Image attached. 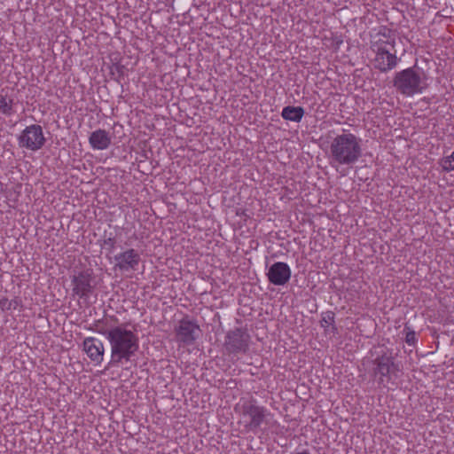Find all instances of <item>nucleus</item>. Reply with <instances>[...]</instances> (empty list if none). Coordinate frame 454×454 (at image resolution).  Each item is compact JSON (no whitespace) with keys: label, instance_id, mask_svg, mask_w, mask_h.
I'll return each instance as SVG.
<instances>
[{"label":"nucleus","instance_id":"obj_1","mask_svg":"<svg viewBox=\"0 0 454 454\" xmlns=\"http://www.w3.org/2000/svg\"><path fill=\"white\" fill-rule=\"evenodd\" d=\"M106 335L111 345V363L122 364L129 362L139 348V338L134 329H129L127 325H121L108 331L99 330Z\"/></svg>","mask_w":454,"mask_h":454},{"label":"nucleus","instance_id":"obj_2","mask_svg":"<svg viewBox=\"0 0 454 454\" xmlns=\"http://www.w3.org/2000/svg\"><path fill=\"white\" fill-rule=\"evenodd\" d=\"M362 155L361 139L352 133L337 135L330 144L332 166H353Z\"/></svg>","mask_w":454,"mask_h":454},{"label":"nucleus","instance_id":"obj_3","mask_svg":"<svg viewBox=\"0 0 454 454\" xmlns=\"http://www.w3.org/2000/svg\"><path fill=\"white\" fill-rule=\"evenodd\" d=\"M393 86L398 93L405 97L421 94L428 87L425 72L416 67L396 72L393 78Z\"/></svg>","mask_w":454,"mask_h":454},{"label":"nucleus","instance_id":"obj_4","mask_svg":"<svg viewBox=\"0 0 454 454\" xmlns=\"http://www.w3.org/2000/svg\"><path fill=\"white\" fill-rule=\"evenodd\" d=\"M372 376L380 387H386L387 385L396 377L399 366L395 362L391 353L384 352L372 360Z\"/></svg>","mask_w":454,"mask_h":454},{"label":"nucleus","instance_id":"obj_5","mask_svg":"<svg viewBox=\"0 0 454 454\" xmlns=\"http://www.w3.org/2000/svg\"><path fill=\"white\" fill-rule=\"evenodd\" d=\"M242 415L248 418L246 427L249 431L258 429L262 423H268V417L270 412L263 406H259L255 399H250L242 403L241 406Z\"/></svg>","mask_w":454,"mask_h":454},{"label":"nucleus","instance_id":"obj_6","mask_svg":"<svg viewBox=\"0 0 454 454\" xmlns=\"http://www.w3.org/2000/svg\"><path fill=\"white\" fill-rule=\"evenodd\" d=\"M43 129L38 124H32L25 128L18 137L19 145L22 148L35 152L45 144Z\"/></svg>","mask_w":454,"mask_h":454},{"label":"nucleus","instance_id":"obj_7","mask_svg":"<svg viewBox=\"0 0 454 454\" xmlns=\"http://www.w3.org/2000/svg\"><path fill=\"white\" fill-rule=\"evenodd\" d=\"M248 333L241 328H235L227 333L225 347L231 353H245L248 348Z\"/></svg>","mask_w":454,"mask_h":454},{"label":"nucleus","instance_id":"obj_8","mask_svg":"<svg viewBox=\"0 0 454 454\" xmlns=\"http://www.w3.org/2000/svg\"><path fill=\"white\" fill-rule=\"evenodd\" d=\"M399 59L395 51L390 52L385 46L379 45L374 58V67L381 73H387L394 69L398 64Z\"/></svg>","mask_w":454,"mask_h":454},{"label":"nucleus","instance_id":"obj_9","mask_svg":"<svg viewBox=\"0 0 454 454\" xmlns=\"http://www.w3.org/2000/svg\"><path fill=\"white\" fill-rule=\"evenodd\" d=\"M291 273L287 263L278 262L269 268L267 277L270 283L275 286H284L289 282Z\"/></svg>","mask_w":454,"mask_h":454},{"label":"nucleus","instance_id":"obj_10","mask_svg":"<svg viewBox=\"0 0 454 454\" xmlns=\"http://www.w3.org/2000/svg\"><path fill=\"white\" fill-rule=\"evenodd\" d=\"M83 351L95 365L104 360L105 348L102 340L95 337H87L82 343Z\"/></svg>","mask_w":454,"mask_h":454},{"label":"nucleus","instance_id":"obj_11","mask_svg":"<svg viewBox=\"0 0 454 454\" xmlns=\"http://www.w3.org/2000/svg\"><path fill=\"white\" fill-rule=\"evenodd\" d=\"M115 269L121 271L136 270L139 265L140 255L133 248L127 249L114 257Z\"/></svg>","mask_w":454,"mask_h":454},{"label":"nucleus","instance_id":"obj_12","mask_svg":"<svg viewBox=\"0 0 454 454\" xmlns=\"http://www.w3.org/2000/svg\"><path fill=\"white\" fill-rule=\"evenodd\" d=\"M92 276L89 271H81L72 278L73 292L80 298H87L93 291Z\"/></svg>","mask_w":454,"mask_h":454},{"label":"nucleus","instance_id":"obj_13","mask_svg":"<svg viewBox=\"0 0 454 454\" xmlns=\"http://www.w3.org/2000/svg\"><path fill=\"white\" fill-rule=\"evenodd\" d=\"M198 325L192 321L184 318L176 331V336L179 341L189 344L195 340V333Z\"/></svg>","mask_w":454,"mask_h":454},{"label":"nucleus","instance_id":"obj_14","mask_svg":"<svg viewBox=\"0 0 454 454\" xmlns=\"http://www.w3.org/2000/svg\"><path fill=\"white\" fill-rule=\"evenodd\" d=\"M89 143L93 150L103 151L109 147L111 144V136L105 130L98 129L89 137Z\"/></svg>","mask_w":454,"mask_h":454},{"label":"nucleus","instance_id":"obj_15","mask_svg":"<svg viewBox=\"0 0 454 454\" xmlns=\"http://www.w3.org/2000/svg\"><path fill=\"white\" fill-rule=\"evenodd\" d=\"M320 326L324 328L325 333H333L336 335L339 333L338 328L335 325V314L331 310H327L321 314V319L319 321Z\"/></svg>","mask_w":454,"mask_h":454},{"label":"nucleus","instance_id":"obj_16","mask_svg":"<svg viewBox=\"0 0 454 454\" xmlns=\"http://www.w3.org/2000/svg\"><path fill=\"white\" fill-rule=\"evenodd\" d=\"M304 113V109L301 106H287L283 108L281 116L286 121L300 122Z\"/></svg>","mask_w":454,"mask_h":454},{"label":"nucleus","instance_id":"obj_17","mask_svg":"<svg viewBox=\"0 0 454 454\" xmlns=\"http://www.w3.org/2000/svg\"><path fill=\"white\" fill-rule=\"evenodd\" d=\"M13 100L6 96H0V113L6 116L13 114Z\"/></svg>","mask_w":454,"mask_h":454},{"label":"nucleus","instance_id":"obj_18","mask_svg":"<svg viewBox=\"0 0 454 454\" xmlns=\"http://www.w3.org/2000/svg\"><path fill=\"white\" fill-rule=\"evenodd\" d=\"M440 165L443 171L450 172L454 170V151L449 156L443 157L440 160Z\"/></svg>","mask_w":454,"mask_h":454},{"label":"nucleus","instance_id":"obj_19","mask_svg":"<svg viewBox=\"0 0 454 454\" xmlns=\"http://www.w3.org/2000/svg\"><path fill=\"white\" fill-rule=\"evenodd\" d=\"M404 330L406 331L405 342L410 346H415L417 342L416 333L407 325H405Z\"/></svg>","mask_w":454,"mask_h":454},{"label":"nucleus","instance_id":"obj_20","mask_svg":"<svg viewBox=\"0 0 454 454\" xmlns=\"http://www.w3.org/2000/svg\"><path fill=\"white\" fill-rule=\"evenodd\" d=\"M23 309V303L20 297H15L10 300V310L21 311Z\"/></svg>","mask_w":454,"mask_h":454},{"label":"nucleus","instance_id":"obj_21","mask_svg":"<svg viewBox=\"0 0 454 454\" xmlns=\"http://www.w3.org/2000/svg\"><path fill=\"white\" fill-rule=\"evenodd\" d=\"M0 309L2 311H7L10 310V300L4 297L0 299Z\"/></svg>","mask_w":454,"mask_h":454},{"label":"nucleus","instance_id":"obj_22","mask_svg":"<svg viewBox=\"0 0 454 454\" xmlns=\"http://www.w3.org/2000/svg\"><path fill=\"white\" fill-rule=\"evenodd\" d=\"M387 43L391 44L392 48L395 47V40H392V42H387Z\"/></svg>","mask_w":454,"mask_h":454}]
</instances>
